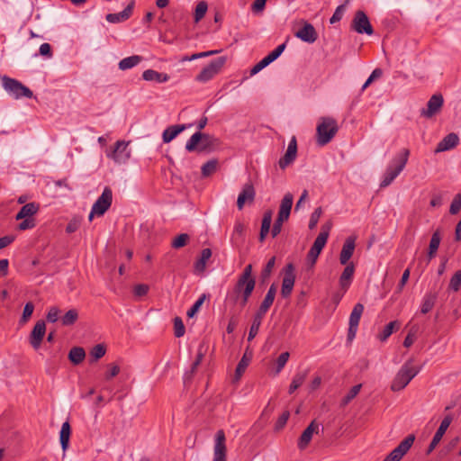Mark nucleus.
Instances as JSON below:
<instances>
[{
    "instance_id": "1",
    "label": "nucleus",
    "mask_w": 461,
    "mask_h": 461,
    "mask_svg": "<svg viewBox=\"0 0 461 461\" xmlns=\"http://www.w3.org/2000/svg\"><path fill=\"white\" fill-rule=\"evenodd\" d=\"M256 285V280L252 276V266L247 265L240 276L233 291L230 294L227 295V298L231 299L234 303H238L241 307H244Z\"/></svg>"
},
{
    "instance_id": "2",
    "label": "nucleus",
    "mask_w": 461,
    "mask_h": 461,
    "mask_svg": "<svg viewBox=\"0 0 461 461\" xmlns=\"http://www.w3.org/2000/svg\"><path fill=\"white\" fill-rule=\"evenodd\" d=\"M409 154V149H404L392 160L383 176L380 187L388 186L400 175L407 164Z\"/></svg>"
},
{
    "instance_id": "3",
    "label": "nucleus",
    "mask_w": 461,
    "mask_h": 461,
    "mask_svg": "<svg viewBox=\"0 0 461 461\" xmlns=\"http://www.w3.org/2000/svg\"><path fill=\"white\" fill-rule=\"evenodd\" d=\"M420 367L415 366L412 360L406 361L399 369L391 384V390L398 392L404 389L408 384L420 373Z\"/></svg>"
},
{
    "instance_id": "4",
    "label": "nucleus",
    "mask_w": 461,
    "mask_h": 461,
    "mask_svg": "<svg viewBox=\"0 0 461 461\" xmlns=\"http://www.w3.org/2000/svg\"><path fill=\"white\" fill-rule=\"evenodd\" d=\"M339 131L338 122L331 117H321L316 128V142L324 146L331 141Z\"/></svg>"
},
{
    "instance_id": "5",
    "label": "nucleus",
    "mask_w": 461,
    "mask_h": 461,
    "mask_svg": "<svg viewBox=\"0 0 461 461\" xmlns=\"http://www.w3.org/2000/svg\"><path fill=\"white\" fill-rule=\"evenodd\" d=\"M218 144V139L212 135L197 131L187 140L185 149L189 152L194 150L204 152L213 149Z\"/></svg>"
},
{
    "instance_id": "6",
    "label": "nucleus",
    "mask_w": 461,
    "mask_h": 461,
    "mask_svg": "<svg viewBox=\"0 0 461 461\" xmlns=\"http://www.w3.org/2000/svg\"><path fill=\"white\" fill-rule=\"evenodd\" d=\"M2 85L4 89L15 99L22 97L32 98L33 94L27 86L20 81L11 78L7 76L2 77Z\"/></svg>"
},
{
    "instance_id": "7",
    "label": "nucleus",
    "mask_w": 461,
    "mask_h": 461,
    "mask_svg": "<svg viewBox=\"0 0 461 461\" xmlns=\"http://www.w3.org/2000/svg\"><path fill=\"white\" fill-rule=\"evenodd\" d=\"M113 201V192L109 187H105L102 194L97 198L92 206L88 219L92 221L94 216H102L110 208Z\"/></svg>"
},
{
    "instance_id": "8",
    "label": "nucleus",
    "mask_w": 461,
    "mask_h": 461,
    "mask_svg": "<svg viewBox=\"0 0 461 461\" xmlns=\"http://www.w3.org/2000/svg\"><path fill=\"white\" fill-rule=\"evenodd\" d=\"M226 62L225 57H219L212 59L202 71L196 76L198 82L205 83L213 78L221 69Z\"/></svg>"
},
{
    "instance_id": "9",
    "label": "nucleus",
    "mask_w": 461,
    "mask_h": 461,
    "mask_svg": "<svg viewBox=\"0 0 461 461\" xmlns=\"http://www.w3.org/2000/svg\"><path fill=\"white\" fill-rule=\"evenodd\" d=\"M351 27L355 32L360 34L366 33L372 35L374 32L367 15L361 10L356 12L351 23Z\"/></svg>"
},
{
    "instance_id": "10",
    "label": "nucleus",
    "mask_w": 461,
    "mask_h": 461,
    "mask_svg": "<svg viewBox=\"0 0 461 461\" xmlns=\"http://www.w3.org/2000/svg\"><path fill=\"white\" fill-rule=\"evenodd\" d=\"M213 461H227L226 436L222 429L214 436Z\"/></svg>"
},
{
    "instance_id": "11",
    "label": "nucleus",
    "mask_w": 461,
    "mask_h": 461,
    "mask_svg": "<svg viewBox=\"0 0 461 461\" xmlns=\"http://www.w3.org/2000/svg\"><path fill=\"white\" fill-rule=\"evenodd\" d=\"M415 436L413 434L408 435L385 458L384 461H400L403 456L410 450Z\"/></svg>"
},
{
    "instance_id": "12",
    "label": "nucleus",
    "mask_w": 461,
    "mask_h": 461,
    "mask_svg": "<svg viewBox=\"0 0 461 461\" xmlns=\"http://www.w3.org/2000/svg\"><path fill=\"white\" fill-rule=\"evenodd\" d=\"M129 142L118 140L111 154L108 155L114 162L123 164L128 161L131 157V151L128 149Z\"/></svg>"
},
{
    "instance_id": "13",
    "label": "nucleus",
    "mask_w": 461,
    "mask_h": 461,
    "mask_svg": "<svg viewBox=\"0 0 461 461\" xmlns=\"http://www.w3.org/2000/svg\"><path fill=\"white\" fill-rule=\"evenodd\" d=\"M295 282L293 264H288L285 267V276L282 281L281 295L287 298L291 295Z\"/></svg>"
},
{
    "instance_id": "14",
    "label": "nucleus",
    "mask_w": 461,
    "mask_h": 461,
    "mask_svg": "<svg viewBox=\"0 0 461 461\" xmlns=\"http://www.w3.org/2000/svg\"><path fill=\"white\" fill-rule=\"evenodd\" d=\"M452 422V417L451 415H447L441 421L438 429H437L436 433L433 436V438L427 449V454H430L435 447L438 446V444L442 439L444 434L446 433L447 429H448L449 425Z\"/></svg>"
},
{
    "instance_id": "15",
    "label": "nucleus",
    "mask_w": 461,
    "mask_h": 461,
    "mask_svg": "<svg viewBox=\"0 0 461 461\" xmlns=\"http://www.w3.org/2000/svg\"><path fill=\"white\" fill-rule=\"evenodd\" d=\"M46 332V324L44 321H38L33 327L31 336L30 343L34 349H38L41 347L42 339Z\"/></svg>"
},
{
    "instance_id": "16",
    "label": "nucleus",
    "mask_w": 461,
    "mask_h": 461,
    "mask_svg": "<svg viewBox=\"0 0 461 461\" xmlns=\"http://www.w3.org/2000/svg\"><path fill=\"white\" fill-rule=\"evenodd\" d=\"M135 5V1L131 0L128 5L123 9V11L117 14H108L105 16V19L108 23H119L128 20L133 12V8Z\"/></svg>"
},
{
    "instance_id": "17",
    "label": "nucleus",
    "mask_w": 461,
    "mask_h": 461,
    "mask_svg": "<svg viewBox=\"0 0 461 461\" xmlns=\"http://www.w3.org/2000/svg\"><path fill=\"white\" fill-rule=\"evenodd\" d=\"M443 105V97L441 95H433L427 104V108L421 110V115L430 118L436 114Z\"/></svg>"
},
{
    "instance_id": "18",
    "label": "nucleus",
    "mask_w": 461,
    "mask_h": 461,
    "mask_svg": "<svg viewBox=\"0 0 461 461\" xmlns=\"http://www.w3.org/2000/svg\"><path fill=\"white\" fill-rule=\"evenodd\" d=\"M356 248V238L348 237L346 239L339 255V262L341 265H348V261L352 257Z\"/></svg>"
},
{
    "instance_id": "19",
    "label": "nucleus",
    "mask_w": 461,
    "mask_h": 461,
    "mask_svg": "<svg viewBox=\"0 0 461 461\" xmlns=\"http://www.w3.org/2000/svg\"><path fill=\"white\" fill-rule=\"evenodd\" d=\"M327 241H325L324 237H317L310 249L307 260L310 263L311 267H313L317 261L319 255L321 254L322 249L325 247Z\"/></svg>"
},
{
    "instance_id": "20",
    "label": "nucleus",
    "mask_w": 461,
    "mask_h": 461,
    "mask_svg": "<svg viewBox=\"0 0 461 461\" xmlns=\"http://www.w3.org/2000/svg\"><path fill=\"white\" fill-rule=\"evenodd\" d=\"M319 424L312 420L309 426L303 430L298 440V448L303 450L306 448L312 438L314 432L318 433Z\"/></svg>"
},
{
    "instance_id": "21",
    "label": "nucleus",
    "mask_w": 461,
    "mask_h": 461,
    "mask_svg": "<svg viewBox=\"0 0 461 461\" xmlns=\"http://www.w3.org/2000/svg\"><path fill=\"white\" fill-rule=\"evenodd\" d=\"M295 37L304 42L313 43L317 40L318 35L315 28L311 23H306L295 32Z\"/></svg>"
},
{
    "instance_id": "22",
    "label": "nucleus",
    "mask_w": 461,
    "mask_h": 461,
    "mask_svg": "<svg viewBox=\"0 0 461 461\" xmlns=\"http://www.w3.org/2000/svg\"><path fill=\"white\" fill-rule=\"evenodd\" d=\"M255 189L252 184H246L242 191L240 193L237 199V206L239 210H241L244 207L246 202H252L255 198Z\"/></svg>"
},
{
    "instance_id": "23",
    "label": "nucleus",
    "mask_w": 461,
    "mask_h": 461,
    "mask_svg": "<svg viewBox=\"0 0 461 461\" xmlns=\"http://www.w3.org/2000/svg\"><path fill=\"white\" fill-rule=\"evenodd\" d=\"M346 267L344 268L342 274L339 276V286L342 291L346 292L353 279L354 272H355V266L353 263H349L348 265H345Z\"/></svg>"
},
{
    "instance_id": "24",
    "label": "nucleus",
    "mask_w": 461,
    "mask_h": 461,
    "mask_svg": "<svg viewBox=\"0 0 461 461\" xmlns=\"http://www.w3.org/2000/svg\"><path fill=\"white\" fill-rule=\"evenodd\" d=\"M294 202V196L291 193H286L280 203L279 206V212L277 217L281 219H284L285 221L288 220L291 212V209L293 206Z\"/></svg>"
},
{
    "instance_id": "25",
    "label": "nucleus",
    "mask_w": 461,
    "mask_h": 461,
    "mask_svg": "<svg viewBox=\"0 0 461 461\" xmlns=\"http://www.w3.org/2000/svg\"><path fill=\"white\" fill-rule=\"evenodd\" d=\"M71 435V427L69 424V421L67 420L62 423L61 429L59 431V441L61 445V448L63 451V456H66V451L68 450L69 447V438Z\"/></svg>"
},
{
    "instance_id": "26",
    "label": "nucleus",
    "mask_w": 461,
    "mask_h": 461,
    "mask_svg": "<svg viewBox=\"0 0 461 461\" xmlns=\"http://www.w3.org/2000/svg\"><path fill=\"white\" fill-rule=\"evenodd\" d=\"M458 143V137L455 133H449L438 144L436 152H442L453 149Z\"/></svg>"
},
{
    "instance_id": "27",
    "label": "nucleus",
    "mask_w": 461,
    "mask_h": 461,
    "mask_svg": "<svg viewBox=\"0 0 461 461\" xmlns=\"http://www.w3.org/2000/svg\"><path fill=\"white\" fill-rule=\"evenodd\" d=\"M276 294V285L275 284H272L258 311L261 312V313L266 314L275 300Z\"/></svg>"
},
{
    "instance_id": "28",
    "label": "nucleus",
    "mask_w": 461,
    "mask_h": 461,
    "mask_svg": "<svg viewBox=\"0 0 461 461\" xmlns=\"http://www.w3.org/2000/svg\"><path fill=\"white\" fill-rule=\"evenodd\" d=\"M40 205L36 203H29L23 205L19 212L16 214V220H22L23 218H32L34 214L38 212Z\"/></svg>"
},
{
    "instance_id": "29",
    "label": "nucleus",
    "mask_w": 461,
    "mask_h": 461,
    "mask_svg": "<svg viewBox=\"0 0 461 461\" xmlns=\"http://www.w3.org/2000/svg\"><path fill=\"white\" fill-rule=\"evenodd\" d=\"M142 78L146 81H155L164 83L168 81L169 76L166 73H159L153 69H147L142 74Z\"/></svg>"
},
{
    "instance_id": "30",
    "label": "nucleus",
    "mask_w": 461,
    "mask_h": 461,
    "mask_svg": "<svg viewBox=\"0 0 461 461\" xmlns=\"http://www.w3.org/2000/svg\"><path fill=\"white\" fill-rule=\"evenodd\" d=\"M186 126L185 124L182 125H174L167 128L162 134V139L165 143L170 142L174 140L180 132L185 131Z\"/></svg>"
},
{
    "instance_id": "31",
    "label": "nucleus",
    "mask_w": 461,
    "mask_h": 461,
    "mask_svg": "<svg viewBox=\"0 0 461 461\" xmlns=\"http://www.w3.org/2000/svg\"><path fill=\"white\" fill-rule=\"evenodd\" d=\"M272 222V212L267 211L264 213L262 223H261V229H260V234H259V240L262 242L266 239L267 235L268 234L271 227Z\"/></svg>"
},
{
    "instance_id": "32",
    "label": "nucleus",
    "mask_w": 461,
    "mask_h": 461,
    "mask_svg": "<svg viewBox=\"0 0 461 461\" xmlns=\"http://www.w3.org/2000/svg\"><path fill=\"white\" fill-rule=\"evenodd\" d=\"M264 316L265 313H261V312L259 311H258L257 313L255 314L248 336L249 341L252 340L257 336Z\"/></svg>"
},
{
    "instance_id": "33",
    "label": "nucleus",
    "mask_w": 461,
    "mask_h": 461,
    "mask_svg": "<svg viewBox=\"0 0 461 461\" xmlns=\"http://www.w3.org/2000/svg\"><path fill=\"white\" fill-rule=\"evenodd\" d=\"M142 60V57L139 55H133L127 58L122 59L118 67L121 70H127L136 67Z\"/></svg>"
},
{
    "instance_id": "34",
    "label": "nucleus",
    "mask_w": 461,
    "mask_h": 461,
    "mask_svg": "<svg viewBox=\"0 0 461 461\" xmlns=\"http://www.w3.org/2000/svg\"><path fill=\"white\" fill-rule=\"evenodd\" d=\"M363 312L364 305L362 303H358L355 304L349 316L348 326L358 327Z\"/></svg>"
},
{
    "instance_id": "35",
    "label": "nucleus",
    "mask_w": 461,
    "mask_h": 461,
    "mask_svg": "<svg viewBox=\"0 0 461 461\" xmlns=\"http://www.w3.org/2000/svg\"><path fill=\"white\" fill-rule=\"evenodd\" d=\"M436 300H437L436 294H432V293L426 294L422 299V303L420 305V312L423 314H426L429 312H430L432 310V308L434 307Z\"/></svg>"
},
{
    "instance_id": "36",
    "label": "nucleus",
    "mask_w": 461,
    "mask_h": 461,
    "mask_svg": "<svg viewBox=\"0 0 461 461\" xmlns=\"http://www.w3.org/2000/svg\"><path fill=\"white\" fill-rule=\"evenodd\" d=\"M86 357L85 349L81 347H74L70 349L68 353V359L74 364L78 365Z\"/></svg>"
},
{
    "instance_id": "37",
    "label": "nucleus",
    "mask_w": 461,
    "mask_h": 461,
    "mask_svg": "<svg viewBox=\"0 0 461 461\" xmlns=\"http://www.w3.org/2000/svg\"><path fill=\"white\" fill-rule=\"evenodd\" d=\"M440 234L438 230H436L430 239L429 246V251H428V257L429 259H432L437 253V250L438 249L439 244H440Z\"/></svg>"
},
{
    "instance_id": "38",
    "label": "nucleus",
    "mask_w": 461,
    "mask_h": 461,
    "mask_svg": "<svg viewBox=\"0 0 461 461\" xmlns=\"http://www.w3.org/2000/svg\"><path fill=\"white\" fill-rule=\"evenodd\" d=\"M212 257V250L210 249H203L201 252L200 258L195 262L194 268L197 272H203L206 267V263Z\"/></svg>"
},
{
    "instance_id": "39",
    "label": "nucleus",
    "mask_w": 461,
    "mask_h": 461,
    "mask_svg": "<svg viewBox=\"0 0 461 461\" xmlns=\"http://www.w3.org/2000/svg\"><path fill=\"white\" fill-rule=\"evenodd\" d=\"M306 376V371L296 373L293 377L292 383L289 386V393H293L295 390H297L303 384Z\"/></svg>"
},
{
    "instance_id": "40",
    "label": "nucleus",
    "mask_w": 461,
    "mask_h": 461,
    "mask_svg": "<svg viewBox=\"0 0 461 461\" xmlns=\"http://www.w3.org/2000/svg\"><path fill=\"white\" fill-rule=\"evenodd\" d=\"M106 348L103 344L95 345L90 351V362L95 363L105 355Z\"/></svg>"
},
{
    "instance_id": "41",
    "label": "nucleus",
    "mask_w": 461,
    "mask_h": 461,
    "mask_svg": "<svg viewBox=\"0 0 461 461\" xmlns=\"http://www.w3.org/2000/svg\"><path fill=\"white\" fill-rule=\"evenodd\" d=\"M275 263H276V258L275 257H272L267 263V265L265 266L264 269L262 270L261 272V275H260V281L262 284L266 283L270 276H271V273L273 271V268L275 267Z\"/></svg>"
},
{
    "instance_id": "42",
    "label": "nucleus",
    "mask_w": 461,
    "mask_h": 461,
    "mask_svg": "<svg viewBox=\"0 0 461 461\" xmlns=\"http://www.w3.org/2000/svg\"><path fill=\"white\" fill-rule=\"evenodd\" d=\"M78 318V312L76 309L68 311L65 315L61 318L62 325L69 326L74 324Z\"/></svg>"
},
{
    "instance_id": "43",
    "label": "nucleus",
    "mask_w": 461,
    "mask_h": 461,
    "mask_svg": "<svg viewBox=\"0 0 461 461\" xmlns=\"http://www.w3.org/2000/svg\"><path fill=\"white\" fill-rule=\"evenodd\" d=\"M297 153L286 150L285 154L279 159L278 165L282 169H285L292 164L296 158Z\"/></svg>"
},
{
    "instance_id": "44",
    "label": "nucleus",
    "mask_w": 461,
    "mask_h": 461,
    "mask_svg": "<svg viewBox=\"0 0 461 461\" xmlns=\"http://www.w3.org/2000/svg\"><path fill=\"white\" fill-rule=\"evenodd\" d=\"M297 153L286 150L285 154L279 159L278 165L282 169H285L292 164L296 158Z\"/></svg>"
},
{
    "instance_id": "45",
    "label": "nucleus",
    "mask_w": 461,
    "mask_h": 461,
    "mask_svg": "<svg viewBox=\"0 0 461 461\" xmlns=\"http://www.w3.org/2000/svg\"><path fill=\"white\" fill-rule=\"evenodd\" d=\"M208 9V5L205 1H201L196 5L194 10V22H200L205 15Z\"/></svg>"
},
{
    "instance_id": "46",
    "label": "nucleus",
    "mask_w": 461,
    "mask_h": 461,
    "mask_svg": "<svg viewBox=\"0 0 461 461\" xmlns=\"http://www.w3.org/2000/svg\"><path fill=\"white\" fill-rule=\"evenodd\" d=\"M348 3H349V0H346L345 4L340 5H339V6L336 8V10H335V12H334L333 15H332V16L330 17V23L331 24L336 23L339 22V21L342 19L343 14H344L345 10H346V6H347V5H348Z\"/></svg>"
},
{
    "instance_id": "47",
    "label": "nucleus",
    "mask_w": 461,
    "mask_h": 461,
    "mask_svg": "<svg viewBox=\"0 0 461 461\" xmlns=\"http://www.w3.org/2000/svg\"><path fill=\"white\" fill-rule=\"evenodd\" d=\"M216 168H217V160H215V159L209 160L205 164L203 165L202 175L205 177L209 176L216 171Z\"/></svg>"
},
{
    "instance_id": "48",
    "label": "nucleus",
    "mask_w": 461,
    "mask_h": 461,
    "mask_svg": "<svg viewBox=\"0 0 461 461\" xmlns=\"http://www.w3.org/2000/svg\"><path fill=\"white\" fill-rule=\"evenodd\" d=\"M461 287V270H457L450 279L448 288L453 292H457Z\"/></svg>"
},
{
    "instance_id": "49",
    "label": "nucleus",
    "mask_w": 461,
    "mask_h": 461,
    "mask_svg": "<svg viewBox=\"0 0 461 461\" xmlns=\"http://www.w3.org/2000/svg\"><path fill=\"white\" fill-rule=\"evenodd\" d=\"M399 327V323L397 321H391L388 324H386L382 331V333L379 335V339L382 341L386 340L393 332L394 327Z\"/></svg>"
},
{
    "instance_id": "50",
    "label": "nucleus",
    "mask_w": 461,
    "mask_h": 461,
    "mask_svg": "<svg viewBox=\"0 0 461 461\" xmlns=\"http://www.w3.org/2000/svg\"><path fill=\"white\" fill-rule=\"evenodd\" d=\"M361 387V384L354 385L348 393V394L342 399L341 405L345 406L348 404L358 394Z\"/></svg>"
},
{
    "instance_id": "51",
    "label": "nucleus",
    "mask_w": 461,
    "mask_h": 461,
    "mask_svg": "<svg viewBox=\"0 0 461 461\" xmlns=\"http://www.w3.org/2000/svg\"><path fill=\"white\" fill-rule=\"evenodd\" d=\"M249 359L244 356L239 362L235 370V381H239L249 366Z\"/></svg>"
},
{
    "instance_id": "52",
    "label": "nucleus",
    "mask_w": 461,
    "mask_h": 461,
    "mask_svg": "<svg viewBox=\"0 0 461 461\" xmlns=\"http://www.w3.org/2000/svg\"><path fill=\"white\" fill-rule=\"evenodd\" d=\"M174 330H175V336L176 338H181L184 336L185 329V325L183 323V321L179 317H176L174 319Z\"/></svg>"
},
{
    "instance_id": "53",
    "label": "nucleus",
    "mask_w": 461,
    "mask_h": 461,
    "mask_svg": "<svg viewBox=\"0 0 461 461\" xmlns=\"http://www.w3.org/2000/svg\"><path fill=\"white\" fill-rule=\"evenodd\" d=\"M322 214L321 207L316 208L313 212L311 214L310 221H309V229L313 230L317 226V223Z\"/></svg>"
},
{
    "instance_id": "54",
    "label": "nucleus",
    "mask_w": 461,
    "mask_h": 461,
    "mask_svg": "<svg viewBox=\"0 0 461 461\" xmlns=\"http://www.w3.org/2000/svg\"><path fill=\"white\" fill-rule=\"evenodd\" d=\"M206 299V294H203L200 298L193 304V306L188 310L187 316L193 317L199 311L200 307L203 305L204 300Z\"/></svg>"
},
{
    "instance_id": "55",
    "label": "nucleus",
    "mask_w": 461,
    "mask_h": 461,
    "mask_svg": "<svg viewBox=\"0 0 461 461\" xmlns=\"http://www.w3.org/2000/svg\"><path fill=\"white\" fill-rule=\"evenodd\" d=\"M189 240V236L186 233H182L178 235L173 241H172V247L174 249H180L187 243V240Z\"/></svg>"
},
{
    "instance_id": "56",
    "label": "nucleus",
    "mask_w": 461,
    "mask_h": 461,
    "mask_svg": "<svg viewBox=\"0 0 461 461\" xmlns=\"http://www.w3.org/2000/svg\"><path fill=\"white\" fill-rule=\"evenodd\" d=\"M461 209V193L455 195L450 204L449 212L456 214Z\"/></svg>"
},
{
    "instance_id": "57",
    "label": "nucleus",
    "mask_w": 461,
    "mask_h": 461,
    "mask_svg": "<svg viewBox=\"0 0 461 461\" xmlns=\"http://www.w3.org/2000/svg\"><path fill=\"white\" fill-rule=\"evenodd\" d=\"M270 60L267 58H263L259 62H258L250 70V75L254 76L261 71L263 68L267 67L270 64Z\"/></svg>"
},
{
    "instance_id": "58",
    "label": "nucleus",
    "mask_w": 461,
    "mask_h": 461,
    "mask_svg": "<svg viewBox=\"0 0 461 461\" xmlns=\"http://www.w3.org/2000/svg\"><path fill=\"white\" fill-rule=\"evenodd\" d=\"M203 356H204V348L203 345H200L198 348L196 358L191 366V374H194L198 366L201 364V362L203 358Z\"/></svg>"
},
{
    "instance_id": "59",
    "label": "nucleus",
    "mask_w": 461,
    "mask_h": 461,
    "mask_svg": "<svg viewBox=\"0 0 461 461\" xmlns=\"http://www.w3.org/2000/svg\"><path fill=\"white\" fill-rule=\"evenodd\" d=\"M383 75V70L381 68H375L373 70L369 77L366 79L365 84L362 86V90L364 91L374 80L381 77Z\"/></svg>"
},
{
    "instance_id": "60",
    "label": "nucleus",
    "mask_w": 461,
    "mask_h": 461,
    "mask_svg": "<svg viewBox=\"0 0 461 461\" xmlns=\"http://www.w3.org/2000/svg\"><path fill=\"white\" fill-rule=\"evenodd\" d=\"M285 49V43L280 44L273 51H271L268 55H267V58L272 63L283 53Z\"/></svg>"
},
{
    "instance_id": "61",
    "label": "nucleus",
    "mask_w": 461,
    "mask_h": 461,
    "mask_svg": "<svg viewBox=\"0 0 461 461\" xmlns=\"http://www.w3.org/2000/svg\"><path fill=\"white\" fill-rule=\"evenodd\" d=\"M289 353L284 352L282 353L277 360H276V374L280 373V371L284 368L289 359Z\"/></svg>"
},
{
    "instance_id": "62",
    "label": "nucleus",
    "mask_w": 461,
    "mask_h": 461,
    "mask_svg": "<svg viewBox=\"0 0 461 461\" xmlns=\"http://www.w3.org/2000/svg\"><path fill=\"white\" fill-rule=\"evenodd\" d=\"M289 416H290V412L288 411H284L281 414V416L278 418L277 421L276 422L275 429L276 430L282 429L285 427V425L286 424V422L289 419Z\"/></svg>"
},
{
    "instance_id": "63",
    "label": "nucleus",
    "mask_w": 461,
    "mask_h": 461,
    "mask_svg": "<svg viewBox=\"0 0 461 461\" xmlns=\"http://www.w3.org/2000/svg\"><path fill=\"white\" fill-rule=\"evenodd\" d=\"M120 373V366L116 364L108 365V371L106 372L104 377L106 380H110L113 377L116 376Z\"/></svg>"
},
{
    "instance_id": "64",
    "label": "nucleus",
    "mask_w": 461,
    "mask_h": 461,
    "mask_svg": "<svg viewBox=\"0 0 461 461\" xmlns=\"http://www.w3.org/2000/svg\"><path fill=\"white\" fill-rule=\"evenodd\" d=\"M23 221L18 225L20 230H30L35 227V221L33 218H23Z\"/></svg>"
}]
</instances>
